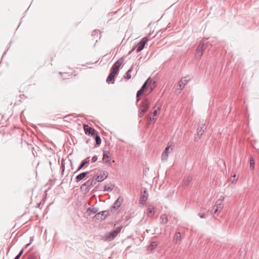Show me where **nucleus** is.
<instances>
[{
	"label": "nucleus",
	"instance_id": "f257e3e1",
	"mask_svg": "<svg viewBox=\"0 0 259 259\" xmlns=\"http://www.w3.org/2000/svg\"><path fill=\"white\" fill-rule=\"evenodd\" d=\"M113 213V212H112L111 210L109 209L97 213L94 218L96 220L102 221L104 220L106 218L108 217V216H110Z\"/></svg>",
	"mask_w": 259,
	"mask_h": 259
},
{
	"label": "nucleus",
	"instance_id": "f03ea898",
	"mask_svg": "<svg viewBox=\"0 0 259 259\" xmlns=\"http://www.w3.org/2000/svg\"><path fill=\"white\" fill-rule=\"evenodd\" d=\"M150 101L148 98L146 97L141 102L138 112L140 114L146 112L148 109Z\"/></svg>",
	"mask_w": 259,
	"mask_h": 259
},
{
	"label": "nucleus",
	"instance_id": "7ed1b4c3",
	"mask_svg": "<svg viewBox=\"0 0 259 259\" xmlns=\"http://www.w3.org/2000/svg\"><path fill=\"white\" fill-rule=\"evenodd\" d=\"M108 176V172L106 170H99L96 175L94 177L95 181L96 183L98 182H102L105 180Z\"/></svg>",
	"mask_w": 259,
	"mask_h": 259
},
{
	"label": "nucleus",
	"instance_id": "20e7f679",
	"mask_svg": "<svg viewBox=\"0 0 259 259\" xmlns=\"http://www.w3.org/2000/svg\"><path fill=\"white\" fill-rule=\"evenodd\" d=\"M224 199L225 197L223 196H221L220 198L216 201L215 205H214V207H216V208L214 211V214H218V212L220 211L223 209V204H222V202Z\"/></svg>",
	"mask_w": 259,
	"mask_h": 259
},
{
	"label": "nucleus",
	"instance_id": "39448f33",
	"mask_svg": "<svg viewBox=\"0 0 259 259\" xmlns=\"http://www.w3.org/2000/svg\"><path fill=\"white\" fill-rule=\"evenodd\" d=\"M123 202V199L120 197L114 202L112 206L109 209L111 210L112 212H114L115 210L118 209V208L121 205Z\"/></svg>",
	"mask_w": 259,
	"mask_h": 259
},
{
	"label": "nucleus",
	"instance_id": "423d86ee",
	"mask_svg": "<svg viewBox=\"0 0 259 259\" xmlns=\"http://www.w3.org/2000/svg\"><path fill=\"white\" fill-rule=\"evenodd\" d=\"M207 45H205L203 41H201L197 49V57H201L202 55L203 51L206 49Z\"/></svg>",
	"mask_w": 259,
	"mask_h": 259
},
{
	"label": "nucleus",
	"instance_id": "0eeeda50",
	"mask_svg": "<svg viewBox=\"0 0 259 259\" xmlns=\"http://www.w3.org/2000/svg\"><path fill=\"white\" fill-rule=\"evenodd\" d=\"M96 184V182L95 181V179H93L92 180H89L83 184H82L81 186V189L86 187L87 189L90 190L92 187L94 186Z\"/></svg>",
	"mask_w": 259,
	"mask_h": 259
},
{
	"label": "nucleus",
	"instance_id": "6e6552de",
	"mask_svg": "<svg viewBox=\"0 0 259 259\" xmlns=\"http://www.w3.org/2000/svg\"><path fill=\"white\" fill-rule=\"evenodd\" d=\"M148 194L146 189H144L143 191H141V196L140 198V203L144 204V203L147 201L148 198Z\"/></svg>",
	"mask_w": 259,
	"mask_h": 259
},
{
	"label": "nucleus",
	"instance_id": "1a4fd4ad",
	"mask_svg": "<svg viewBox=\"0 0 259 259\" xmlns=\"http://www.w3.org/2000/svg\"><path fill=\"white\" fill-rule=\"evenodd\" d=\"M83 129L85 134L87 135L91 136H93L94 134L96 132L95 130L93 127H90L87 124H84L83 125Z\"/></svg>",
	"mask_w": 259,
	"mask_h": 259
},
{
	"label": "nucleus",
	"instance_id": "9d476101",
	"mask_svg": "<svg viewBox=\"0 0 259 259\" xmlns=\"http://www.w3.org/2000/svg\"><path fill=\"white\" fill-rule=\"evenodd\" d=\"M205 126V124H202L201 126H199L197 130V137H195V140L198 141L200 137L203 135L204 131L203 129Z\"/></svg>",
	"mask_w": 259,
	"mask_h": 259
},
{
	"label": "nucleus",
	"instance_id": "9b49d317",
	"mask_svg": "<svg viewBox=\"0 0 259 259\" xmlns=\"http://www.w3.org/2000/svg\"><path fill=\"white\" fill-rule=\"evenodd\" d=\"M155 84V81H153V82H152V81H150L149 86L147 88L145 91V95H149L151 92L153 91L154 88L156 86Z\"/></svg>",
	"mask_w": 259,
	"mask_h": 259
},
{
	"label": "nucleus",
	"instance_id": "f8f14e48",
	"mask_svg": "<svg viewBox=\"0 0 259 259\" xmlns=\"http://www.w3.org/2000/svg\"><path fill=\"white\" fill-rule=\"evenodd\" d=\"M109 152L108 151H103V162L107 164H110V160H111V157L108 155Z\"/></svg>",
	"mask_w": 259,
	"mask_h": 259
},
{
	"label": "nucleus",
	"instance_id": "ddd939ff",
	"mask_svg": "<svg viewBox=\"0 0 259 259\" xmlns=\"http://www.w3.org/2000/svg\"><path fill=\"white\" fill-rule=\"evenodd\" d=\"M90 157H87L86 159H85L84 160H82L80 165H79V166L78 167L77 170H76V171L74 172V174L77 172L78 171H79L80 169H81L82 168V167L85 165V164H89L90 163Z\"/></svg>",
	"mask_w": 259,
	"mask_h": 259
},
{
	"label": "nucleus",
	"instance_id": "4468645a",
	"mask_svg": "<svg viewBox=\"0 0 259 259\" xmlns=\"http://www.w3.org/2000/svg\"><path fill=\"white\" fill-rule=\"evenodd\" d=\"M90 173V171H87L80 173L76 177L75 181L78 182L84 179L88 174Z\"/></svg>",
	"mask_w": 259,
	"mask_h": 259
},
{
	"label": "nucleus",
	"instance_id": "2eb2a0df",
	"mask_svg": "<svg viewBox=\"0 0 259 259\" xmlns=\"http://www.w3.org/2000/svg\"><path fill=\"white\" fill-rule=\"evenodd\" d=\"M169 146H167L163 151L161 155V159L162 160H166L167 159L168 156V150L169 149Z\"/></svg>",
	"mask_w": 259,
	"mask_h": 259
},
{
	"label": "nucleus",
	"instance_id": "dca6fc26",
	"mask_svg": "<svg viewBox=\"0 0 259 259\" xmlns=\"http://www.w3.org/2000/svg\"><path fill=\"white\" fill-rule=\"evenodd\" d=\"M116 76V74H113L112 73H109L108 75L107 79H106V82H108L109 84H113L114 82L115 81V77Z\"/></svg>",
	"mask_w": 259,
	"mask_h": 259
},
{
	"label": "nucleus",
	"instance_id": "f3484780",
	"mask_svg": "<svg viewBox=\"0 0 259 259\" xmlns=\"http://www.w3.org/2000/svg\"><path fill=\"white\" fill-rule=\"evenodd\" d=\"M96 141V144L97 146H99L101 143V139L97 132L94 134L93 136Z\"/></svg>",
	"mask_w": 259,
	"mask_h": 259
},
{
	"label": "nucleus",
	"instance_id": "a211bd4d",
	"mask_svg": "<svg viewBox=\"0 0 259 259\" xmlns=\"http://www.w3.org/2000/svg\"><path fill=\"white\" fill-rule=\"evenodd\" d=\"M148 41V38L147 37H143L141 41L137 44V47H139L140 48H142V49H144L146 42Z\"/></svg>",
	"mask_w": 259,
	"mask_h": 259
},
{
	"label": "nucleus",
	"instance_id": "6ab92c4d",
	"mask_svg": "<svg viewBox=\"0 0 259 259\" xmlns=\"http://www.w3.org/2000/svg\"><path fill=\"white\" fill-rule=\"evenodd\" d=\"M155 213L154 207L152 205H149L147 209L148 215L152 217L154 215Z\"/></svg>",
	"mask_w": 259,
	"mask_h": 259
},
{
	"label": "nucleus",
	"instance_id": "aec40b11",
	"mask_svg": "<svg viewBox=\"0 0 259 259\" xmlns=\"http://www.w3.org/2000/svg\"><path fill=\"white\" fill-rule=\"evenodd\" d=\"M117 236V234H116V232H115L114 230H112L110 232L108 233L106 235V237L108 239H114Z\"/></svg>",
	"mask_w": 259,
	"mask_h": 259
},
{
	"label": "nucleus",
	"instance_id": "412c9836",
	"mask_svg": "<svg viewBox=\"0 0 259 259\" xmlns=\"http://www.w3.org/2000/svg\"><path fill=\"white\" fill-rule=\"evenodd\" d=\"M124 58L125 57L124 56L120 58L119 60H118L114 63L113 65L116 66L118 68H119L123 61H124Z\"/></svg>",
	"mask_w": 259,
	"mask_h": 259
},
{
	"label": "nucleus",
	"instance_id": "4be33fe9",
	"mask_svg": "<svg viewBox=\"0 0 259 259\" xmlns=\"http://www.w3.org/2000/svg\"><path fill=\"white\" fill-rule=\"evenodd\" d=\"M144 90L141 88L137 93L136 103L137 104L140 100V96L144 93Z\"/></svg>",
	"mask_w": 259,
	"mask_h": 259
},
{
	"label": "nucleus",
	"instance_id": "5701e85b",
	"mask_svg": "<svg viewBox=\"0 0 259 259\" xmlns=\"http://www.w3.org/2000/svg\"><path fill=\"white\" fill-rule=\"evenodd\" d=\"M98 211V209L97 207H95L94 206L89 207L87 209V212L89 213H97V212Z\"/></svg>",
	"mask_w": 259,
	"mask_h": 259
},
{
	"label": "nucleus",
	"instance_id": "b1692460",
	"mask_svg": "<svg viewBox=\"0 0 259 259\" xmlns=\"http://www.w3.org/2000/svg\"><path fill=\"white\" fill-rule=\"evenodd\" d=\"M157 243L156 241L152 242L148 246L147 250L149 251L153 250L157 245Z\"/></svg>",
	"mask_w": 259,
	"mask_h": 259
},
{
	"label": "nucleus",
	"instance_id": "393cba45",
	"mask_svg": "<svg viewBox=\"0 0 259 259\" xmlns=\"http://www.w3.org/2000/svg\"><path fill=\"white\" fill-rule=\"evenodd\" d=\"M134 66L133 65H132L131 68L127 70L125 74V76H124V78L126 79H130L131 78V72L132 71V70L133 69Z\"/></svg>",
	"mask_w": 259,
	"mask_h": 259
},
{
	"label": "nucleus",
	"instance_id": "a878e982",
	"mask_svg": "<svg viewBox=\"0 0 259 259\" xmlns=\"http://www.w3.org/2000/svg\"><path fill=\"white\" fill-rule=\"evenodd\" d=\"M114 188V186L112 184H107L104 186L103 191H112Z\"/></svg>",
	"mask_w": 259,
	"mask_h": 259
},
{
	"label": "nucleus",
	"instance_id": "bb28decb",
	"mask_svg": "<svg viewBox=\"0 0 259 259\" xmlns=\"http://www.w3.org/2000/svg\"><path fill=\"white\" fill-rule=\"evenodd\" d=\"M192 181V178L190 176L185 177L183 180L184 185L185 186H187Z\"/></svg>",
	"mask_w": 259,
	"mask_h": 259
},
{
	"label": "nucleus",
	"instance_id": "cd10ccee",
	"mask_svg": "<svg viewBox=\"0 0 259 259\" xmlns=\"http://www.w3.org/2000/svg\"><path fill=\"white\" fill-rule=\"evenodd\" d=\"M160 220L163 224H165L168 221L167 216L166 214H163L160 217Z\"/></svg>",
	"mask_w": 259,
	"mask_h": 259
},
{
	"label": "nucleus",
	"instance_id": "c85d7f7f",
	"mask_svg": "<svg viewBox=\"0 0 259 259\" xmlns=\"http://www.w3.org/2000/svg\"><path fill=\"white\" fill-rule=\"evenodd\" d=\"M119 68H118L116 66H115L113 65L111 68L110 73H112L114 74H117L118 72Z\"/></svg>",
	"mask_w": 259,
	"mask_h": 259
},
{
	"label": "nucleus",
	"instance_id": "c756f323",
	"mask_svg": "<svg viewBox=\"0 0 259 259\" xmlns=\"http://www.w3.org/2000/svg\"><path fill=\"white\" fill-rule=\"evenodd\" d=\"M249 161H250V168H252L253 169L254 167V160L253 157L252 155L250 156Z\"/></svg>",
	"mask_w": 259,
	"mask_h": 259
},
{
	"label": "nucleus",
	"instance_id": "7c9ffc66",
	"mask_svg": "<svg viewBox=\"0 0 259 259\" xmlns=\"http://www.w3.org/2000/svg\"><path fill=\"white\" fill-rule=\"evenodd\" d=\"M181 238V234L180 232H176L175 234L174 241L175 243H178V241L179 240V239Z\"/></svg>",
	"mask_w": 259,
	"mask_h": 259
},
{
	"label": "nucleus",
	"instance_id": "2f4dec72",
	"mask_svg": "<svg viewBox=\"0 0 259 259\" xmlns=\"http://www.w3.org/2000/svg\"><path fill=\"white\" fill-rule=\"evenodd\" d=\"M198 215L201 218V219H205L207 217L208 215L207 214H206L205 213H201L199 212L198 213Z\"/></svg>",
	"mask_w": 259,
	"mask_h": 259
},
{
	"label": "nucleus",
	"instance_id": "473e14b6",
	"mask_svg": "<svg viewBox=\"0 0 259 259\" xmlns=\"http://www.w3.org/2000/svg\"><path fill=\"white\" fill-rule=\"evenodd\" d=\"M185 83L183 81V79L182 78L180 82L179 83V86L180 87V90H182L184 86H185Z\"/></svg>",
	"mask_w": 259,
	"mask_h": 259
},
{
	"label": "nucleus",
	"instance_id": "72a5a7b5",
	"mask_svg": "<svg viewBox=\"0 0 259 259\" xmlns=\"http://www.w3.org/2000/svg\"><path fill=\"white\" fill-rule=\"evenodd\" d=\"M122 228V226H120L119 227H118L115 230H114V231L116 232V234L118 235V234L121 231Z\"/></svg>",
	"mask_w": 259,
	"mask_h": 259
},
{
	"label": "nucleus",
	"instance_id": "f704fd0d",
	"mask_svg": "<svg viewBox=\"0 0 259 259\" xmlns=\"http://www.w3.org/2000/svg\"><path fill=\"white\" fill-rule=\"evenodd\" d=\"M99 32V30H94L92 33V35L93 36H97L98 35V33Z\"/></svg>",
	"mask_w": 259,
	"mask_h": 259
},
{
	"label": "nucleus",
	"instance_id": "c9c22d12",
	"mask_svg": "<svg viewBox=\"0 0 259 259\" xmlns=\"http://www.w3.org/2000/svg\"><path fill=\"white\" fill-rule=\"evenodd\" d=\"M98 160V157L96 155L94 156L92 159H91V162L94 163L96 162Z\"/></svg>",
	"mask_w": 259,
	"mask_h": 259
},
{
	"label": "nucleus",
	"instance_id": "e433bc0d",
	"mask_svg": "<svg viewBox=\"0 0 259 259\" xmlns=\"http://www.w3.org/2000/svg\"><path fill=\"white\" fill-rule=\"evenodd\" d=\"M232 177L233 178V179L232 180V183H236V182L237 181V179H235L236 174H234L233 176H232Z\"/></svg>",
	"mask_w": 259,
	"mask_h": 259
},
{
	"label": "nucleus",
	"instance_id": "4c0bfd02",
	"mask_svg": "<svg viewBox=\"0 0 259 259\" xmlns=\"http://www.w3.org/2000/svg\"><path fill=\"white\" fill-rule=\"evenodd\" d=\"M147 85L146 83H144L141 87L142 90H143L145 91L146 90V89L147 88Z\"/></svg>",
	"mask_w": 259,
	"mask_h": 259
},
{
	"label": "nucleus",
	"instance_id": "58836bf2",
	"mask_svg": "<svg viewBox=\"0 0 259 259\" xmlns=\"http://www.w3.org/2000/svg\"><path fill=\"white\" fill-rule=\"evenodd\" d=\"M142 50H143V49H142V48H140L139 47H137V50H136V52L137 53H139L140 51H141Z\"/></svg>",
	"mask_w": 259,
	"mask_h": 259
},
{
	"label": "nucleus",
	"instance_id": "ea45409f",
	"mask_svg": "<svg viewBox=\"0 0 259 259\" xmlns=\"http://www.w3.org/2000/svg\"><path fill=\"white\" fill-rule=\"evenodd\" d=\"M137 47V45H134L133 46L132 48L131 49L132 51L134 52L136 50Z\"/></svg>",
	"mask_w": 259,
	"mask_h": 259
},
{
	"label": "nucleus",
	"instance_id": "a19ab883",
	"mask_svg": "<svg viewBox=\"0 0 259 259\" xmlns=\"http://www.w3.org/2000/svg\"><path fill=\"white\" fill-rule=\"evenodd\" d=\"M153 116H155L157 114V110H155L152 113Z\"/></svg>",
	"mask_w": 259,
	"mask_h": 259
},
{
	"label": "nucleus",
	"instance_id": "79ce46f5",
	"mask_svg": "<svg viewBox=\"0 0 259 259\" xmlns=\"http://www.w3.org/2000/svg\"><path fill=\"white\" fill-rule=\"evenodd\" d=\"M151 78L150 77H149L145 81V83H146L147 85L149 83V81H150Z\"/></svg>",
	"mask_w": 259,
	"mask_h": 259
},
{
	"label": "nucleus",
	"instance_id": "37998d69",
	"mask_svg": "<svg viewBox=\"0 0 259 259\" xmlns=\"http://www.w3.org/2000/svg\"><path fill=\"white\" fill-rule=\"evenodd\" d=\"M151 78L150 77H149L145 81V83H146L147 85L149 83V81H150Z\"/></svg>",
	"mask_w": 259,
	"mask_h": 259
},
{
	"label": "nucleus",
	"instance_id": "c03bdc74",
	"mask_svg": "<svg viewBox=\"0 0 259 259\" xmlns=\"http://www.w3.org/2000/svg\"><path fill=\"white\" fill-rule=\"evenodd\" d=\"M24 252V249H22L20 252L18 254V255H19L20 256L22 255V254H23Z\"/></svg>",
	"mask_w": 259,
	"mask_h": 259
},
{
	"label": "nucleus",
	"instance_id": "a18cd8bd",
	"mask_svg": "<svg viewBox=\"0 0 259 259\" xmlns=\"http://www.w3.org/2000/svg\"><path fill=\"white\" fill-rule=\"evenodd\" d=\"M149 120H153V121H155L156 120V118H155V117H150L149 118Z\"/></svg>",
	"mask_w": 259,
	"mask_h": 259
},
{
	"label": "nucleus",
	"instance_id": "49530a36",
	"mask_svg": "<svg viewBox=\"0 0 259 259\" xmlns=\"http://www.w3.org/2000/svg\"><path fill=\"white\" fill-rule=\"evenodd\" d=\"M10 48V47L7 49V50L6 51H5L2 56V57H4V55H5L6 54V53L8 51V50H9V49Z\"/></svg>",
	"mask_w": 259,
	"mask_h": 259
},
{
	"label": "nucleus",
	"instance_id": "de8ad7c7",
	"mask_svg": "<svg viewBox=\"0 0 259 259\" xmlns=\"http://www.w3.org/2000/svg\"><path fill=\"white\" fill-rule=\"evenodd\" d=\"M21 256L17 254L14 259H19Z\"/></svg>",
	"mask_w": 259,
	"mask_h": 259
},
{
	"label": "nucleus",
	"instance_id": "09e8293b",
	"mask_svg": "<svg viewBox=\"0 0 259 259\" xmlns=\"http://www.w3.org/2000/svg\"><path fill=\"white\" fill-rule=\"evenodd\" d=\"M33 237H31L29 243L31 244L32 243V242L33 241Z\"/></svg>",
	"mask_w": 259,
	"mask_h": 259
},
{
	"label": "nucleus",
	"instance_id": "8fccbe9b",
	"mask_svg": "<svg viewBox=\"0 0 259 259\" xmlns=\"http://www.w3.org/2000/svg\"><path fill=\"white\" fill-rule=\"evenodd\" d=\"M65 168V165H64V164H63L62 162V164H61V168Z\"/></svg>",
	"mask_w": 259,
	"mask_h": 259
},
{
	"label": "nucleus",
	"instance_id": "3c124183",
	"mask_svg": "<svg viewBox=\"0 0 259 259\" xmlns=\"http://www.w3.org/2000/svg\"><path fill=\"white\" fill-rule=\"evenodd\" d=\"M64 170H65V168L62 169L61 174L62 175H63V174H64Z\"/></svg>",
	"mask_w": 259,
	"mask_h": 259
},
{
	"label": "nucleus",
	"instance_id": "603ef678",
	"mask_svg": "<svg viewBox=\"0 0 259 259\" xmlns=\"http://www.w3.org/2000/svg\"><path fill=\"white\" fill-rule=\"evenodd\" d=\"M30 244H30V243H28V244H26V246H25V248H27V247H28Z\"/></svg>",
	"mask_w": 259,
	"mask_h": 259
},
{
	"label": "nucleus",
	"instance_id": "864d4df0",
	"mask_svg": "<svg viewBox=\"0 0 259 259\" xmlns=\"http://www.w3.org/2000/svg\"><path fill=\"white\" fill-rule=\"evenodd\" d=\"M133 52V51H132V50H131L128 52V55H130V54H131Z\"/></svg>",
	"mask_w": 259,
	"mask_h": 259
},
{
	"label": "nucleus",
	"instance_id": "5fc2aeb1",
	"mask_svg": "<svg viewBox=\"0 0 259 259\" xmlns=\"http://www.w3.org/2000/svg\"><path fill=\"white\" fill-rule=\"evenodd\" d=\"M141 114H140V112H138V116L139 118L141 117Z\"/></svg>",
	"mask_w": 259,
	"mask_h": 259
},
{
	"label": "nucleus",
	"instance_id": "6e6d98bb",
	"mask_svg": "<svg viewBox=\"0 0 259 259\" xmlns=\"http://www.w3.org/2000/svg\"><path fill=\"white\" fill-rule=\"evenodd\" d=\"M157 110H161V107H157Z\"/></svg>",
	"mask_w": 259,
	"mask_h": 259
},
{
	"label": "nucleus",
	"instance_id": "4d7b16f0",
	"mask_svg": "<svg viewBox=\"0 0 259 259\" xmlns=\"http://www.w3.org/2000/svg\"><path fill=\"white\" fill-rule=\"evenodd\" d=\"M28 259H34V258L32 256H30Z\"/></svg>",
	"mask_w": 259,
	"mask_h": 259
},
{
	"label": "nucleus",
	"instance_id": "13d9d810",
	"mask_svg": "<svg viewBox=\"0 0 259 259\" xmlns=\"http://www.w3.org/2000/svg\"><path fill=\"white\" fill-rule=\"evenodd\" d=\"M39 205H40V203L37 204V207H39Z\"/></svg>",
	"mask_w": 259,
	"mask_h": 259
}]
</instances>
